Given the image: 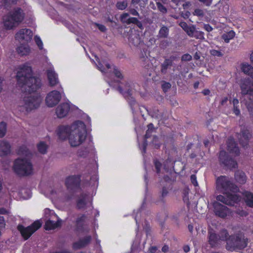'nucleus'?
Masks as SVG:
<instances>
[{
    "mask_svg": "<svg viewBox=\"0 0 253 253\" xmlns=\"http://www.w3.org/2000/svg\"><path fill=\"white\" fill-rule=\"evenodd\" d=\"M218 235L220 240L226 241L227 242L228 240H230V236H229L228 232L226 229H224L220 230Z\"/></svg>",
    "mask_w": 253,
    "mask_h": 253,
    "instance_id": "nucleus-35",
    "label": "nucleus"
},
{
    "mask_svg": "<svg viewBox=\"0 0 253 253\" xmlns=\"http://www.w3.org/2000/svg\"><path fill=\"white\" fill-rule=\"evenodd\" d=\"M78 153L79 156L85 157L88 153V151L86 148H81L78 150Z\"/></svg>",
    "mask_w": 253,
    "mask_h": 253,
    "instance_id": "nucleus-48",
    "label": "nucleus"
},
{
    "mask_svg": "<svg viewBox=\"0 0 253 253\" xmlns=\"http://www.w3.org/2000/svg\"><path fill=\"white\" fill-rule=\"evenodd\" d=\"M18 0H3L4 6L8 9L11 4H16Z\"/></svg>",
    "mask_w": 253,
    "mask_h": 253,
    "instance_id": "nucleus-49",
    "label": "nucleus"
},
{
    "mask_svg": "<svg viewBox=\"0 0 253 253\" xmlns=\"http://www.w3.org/2000/svg\"><path fill=\"white\" fill-rule=\"evenodd\" d=\"M46 73L48 82L50 86H53L59 84L58 75L53 69L49 68L47 70Z\"/></svg>",
    "mask_w": 253,
    "mask_h": 253,
    "instance_id": "nucleus-21",
    "label": "nucleus"
},
{
    "mask_svg": "<svg viewBox=\"0 0 253 253\" xmlns=\"http://www.w3.org/2000/svg\"><path fill=\"white\" fill-rule=\"evenodd\" d=\"M30 51V48L28 45L22 44L17 48V52L21 55H25Z\"/></svg>",
    "mask_w": 253,
    "mask_h": 253,
    "instance_id": "nucleus-34",
    "label": "nucleus"
},
{
    "mask_svg": "<svg viewBox=\"0 0 253 253\" xmlns=\"http://www.w3.org/2000/svg\"><path fill=\"white\" fill-rule=\"evenodd\" d=\"M70 110L69 104L64 103L59 105L56 110V113L59 118L65 117Z\"/></svg>",
    "mask_w": 253,
    "mask_h": 253,
    "instance_id": "nucleus-22",
    "label": "nucleus"
},
{
    "mask_svg": "<svg viewBox=\"0 0 253 253\" xmlns=\"http://www.w3.org/2000/svg\"><path fill=\"white\" fill-rule=\"evenodd\" d=\"M151 143L154 145V147L156 149H158L160 147L161 143L159 141L158 136L156 135L153 136V139Z\"/></svg>",
    "mask_w": 253,
    "mask_h": 253,
    "instance_id": "nucleus-47",
    "label": "nucleus"
},
{
    "mask_svg": "<svg viewBox=\"0 0 253 253\" xmlns=\"http://www.w3.org/2000/svg\"><path fill=\"white\" fill-rule=\"evenodd\" d=\"M41 98L38 94L25 96L23 99L22 106L27 111L37 108L40 104Z\"/></svg>",
    "mask_w": 253,
    "mask_h": 253,
    "instance_id": "nucleus-8",
    "label": "nucleus"
},
{
    "mask_svg": "<svg viewBox=\"0 0 253 253\" xmlns=\"http://www.w3.org/2000/svg\"><path fill=\"white\" fill-rule=\"evenodd\" d=\"M52 214L51 217L46 220L44 228L46 230L54 229L60 227L61 225L62 220L59 218H58L57 221L50 219L51 218H52V216L55 217V215L53 214V213H52Z\"/></svg>",
    "mask_w": 253,
    "mask_h": 253,
    "instance_id": "nucleus-19",
    "label": "nucleus"
},
{
    "mask_svg": "<svg viewBox=\"0 0 253 253\" xmlns=\"http://www.w3.org/2000/svg\"><path fill=\"white\" fill-rule=\"evenodd\" d=\"M34 39H35V41L37 45L39 47V49H42L43 48V44H42V42L41 38H40V37H39L38 36H36L34 38Z\"/></svg>",
    "mask_w": 253,
    "mask_h": 253,
    "instance_id": "nucleus-52",
    "label": "nucleus"
},
{
    "mask_svg": "<svg viewBox=\"0 0 253 253\" xmlns=\"http://www.w3.org/2000/svg\"><path fill=\"white\" fill-rule=\"evenodd\" d=\"M154 164L157 173L159 174L162 167V164L157 159L154 160Z\"/></svg>",
    "mask_w": 253,
    "mask_h": 253,
    "instance_id": "nucleus-50",
    "label": "nucleus"
},
{
    "mask_svg": "<svg viewBox=\"0 0 253 253\" xmlns=\"http://www.w3.org/2000/svg\"><path fill=\"white\" fill-rule=\"evenodd\" d=\"M129 42L132 45L137 46L141 42L139 34L137 33H132L129 36Z\"/></svg>",
    "mask_w": 253,
    "mask_h": 253,
    "instance_id": "nucleus-28",
    "label": "nucleus"
},
{
    "mask_svg": "<svg viewBox=\"0 0 253 253\" xmlns=\"http://www.w3.org/2000/svg\"><path fill=\"white\" fill-rule=\"evenodd\" d=\"M117 90L121 93L128 102L132 111H134V106L136 105V101L132 96L133 90L132 84L126 82L125 84V90L121 86H119Z\"/></svg>",
    "mask_w": 253,
    "mask_h": 253,
    "instance_id": "nucleus-7",
    "label": "nucleus"
},
{
    "mask_svg": "<svg viewBox=\"0 0 253 253\" xmlns=\"http://www.w3.org/2000/svg\"><path fill=\"white\" fill-rule=\"evenodd\" d=\"M193 37L196 39L204 40V33L203 32L195 30L194 36H193Z\"/></svg>",
    "mask_w": 253,
    "mask_h": 253,
    "instance_id": "nucleus-45",
    "label": "nucleus"
},
{
    "mask_svg": "<svg viewBox=\"0 0 253 253\" xmlns=\"http://www.w3.org/2000/svg\"><path fill=\"white\" fill-rule=\"evenodd\" d=\"M10 145L8 142L2 141L0 142V156H6L10 152Z\"/></svg>",
    "mask_w": 253,
    "mask_h": 253,
    "instance_id": "nucleus-26",
    "label": "nucleus"
},
{
    "mask_svg": "<svg viewBox=\"0 0 253 253\" xmlns=\"http://www.w3.org/2000/svg\"><path fill=\"white\" fill-rule=\"evenodd\" d=\"M177 59V57L175 55H171L169 58H165L168 61L173 65V61Z\"/></svg>",
    "mask_w": 253,
    "mask_h": 253,
    "instance_id": "nucleus-61",
    "label": "nucleus"
},
{
    "mask_svg": "<svg viewBox=\"0 0 253 253\" xmlns=\"http://www.w3.org/2000/svg\"><path fill=\"white\" fill-rule=\"evenodd\" d=\"M51 211L48 209H46L44 211V214H45V219H47L48 218H49V216H50V214H51Z\"/></svg>",
    "mask_w": 253,
    "mask_h": 253,
    "instance_id": "nucleus-63",
    "label": "nucleus"
},
{
    "mask_svg": "<svg viewBox=\"0 0 253 253\" xmlns=\"http://www.w3.org/2000/svg\"><path fill=\"white\" fill-rule=\"evenodd\" d=\"M113 72L116 78L121 80L124 78V76L121 71L115 66H114L113 67Z\"/></svg>",
    "mask_w": 253,
    "mask_h": 253,
    "instance_id": "nucleus-42",
    "label": "nucleus"
},
{
    "mask_svg": "<svg viewBox=\"0 0 253 253\" xmlns=\"http://www.w3.org/2000/svg\"><path fill=\"white\" fill-rule=\"evenodd\" d=\"M195 30L196 26L194 25H192L190 26H189V27L186 29V30H185V32L186 33L188 36L193 38V36H194Z\"/></svg>",
    "mask_w": 253,
    "mask_h": 253,
    "instance_id": "nucleus-40",
    "label": "nucleus"
},
{
    "mask_svg": "<svg viewBox=\"0 0 253 253\" xmlns=\"http://www.w3.org/2000/svg\"><path fill=\"white\" fill-rule=\"evenodd\" d=\"M129 16L128 13H124L120 16V20L123 23L127 24V19Z\"/></svg>",
    "mask_w": 253,
    "mask_h": 253,
    "instance_id": "nucleus-53",
    "label": "nucleus"
},
{
    "mask_svg": "<svg viewBox=\"0 0 253 253\" xmlns=\"http://www.w3.org/2000/svg\"><path fill=\"white\" fill-rule=\"evenodd\" d=\"M172 64L165 59L164 62L161 64L160 73L161 75H165L168 73V70L170 69Z\"/></svg>",
    "mask_w": 253,
    "mask_h": 253,
    "instance_id": "nucleus-30",
    "label": "nucleus"
},
{
    "mask_svg": "<svg viewBox=\"0 0 253 253\" xmlns=\"http://www.w3.org/2000/svg\"><path fill=\"white\" fill-rule=\"evenodd\" d=\"M19 155L25 156L26 158H18L14 162L13 169L15 172L20 176L28 175L32 172V165L29 159L31 154L25 146L19 147L18 151Z\"/></svg>",
    "mask_w": 253,
    "mask_h": 253,
    "instance_id": "nucleus-3",
    "label": "nucleus"
},
{
    "mask_svg": "<svg viewBox=\"0 0 253 253\" xmlns=\"http://www.w3.org/2000/svg\"><path fill=\"white\" fill-rule=\"evenodd\" d=\"M215 214L219 217L224 218L227 215L228 208L225 206L222 205L217 202L213 204Z\"/></svg>",
    "mask_w": 253,
    "mask_h": 253,
    "instance_id": "nucleus-16",
    "label": "nucleus"
},
{
    "mask_svg": "<svg viewBox=\"0 0 253 253\" xmlns=\"http://www.w3.org/2000/svg\"><path fill=\"white\" fill-rule=\"evenodd\" d=\"M128 6L127 0L118 1L116 4V8L121 10H125Z\"/></svg>",
    "mask_w": 253,
    "mask_h": 253,
    "instance_id": "nucleus-37",
    "label": "nucleus"
},
{
    "mask_svg": "<svg viewBox=\"0 0 253 253\" xmlns=\"http://www.w3.org/2000/svg\"><path fill=\"white\" fill-rule=\"evenodd\" d=\"M218 158L220 163L228 169H232L237 168V162L229 157L225 151L221 150L220 151Z\"/></svg>",
    "mask_w": 253,
    "mask_h": 253,
    "instance_id": "nucleus-10",
    "label": "nucleus"
},
{
    "mask_svg": "<svg viewBox=\"0 0 253 253\" xmlns=\"http://www.w3.org/2000/svg\"><path fill=\"white\" fill-rule=\"evenodd\" d=\"M72 131L70 132L69 142L72 147H77L86 139V130L84 123L81 121L75 122L72 125Z\"/></svg>",
    "mask_w": 253,
    "mask_h": 253,
    "instance_id": "nucleus-4",
    "label": "nucleus"
},
{
    "mask_svg": "<svg viewBox=\"0 0 253 253\" xmlns=\"http://www.w3.org/2000/svg\"><path fill=\"white\" fill-rule=\"evenodd\" d=\"M61 95L59 91L53 90L50 91L46 96L45 102L48 107H53L60 101Z\"/></svg>",
    "mask_w": 253,
    "mask_h": 253,
    "instance_id": "nucleus-13",
    "label": "nucleus"
},
{
    "mask_svg": "<svg viewBox=\"0 0 253 253\" xmlns=\"http://www.w3.org/2000/svg\"><path fill=\"white\" fill-rule=\"evenodd\" d=\"M86 218L85 214H82L79 216L75 221V230L77 232L83 233L84 232V223Z\"/></svg>",
    "mask_w": 253,
    "mask_h": 253,
    "instance_id": "nucleus-25",
    "label": "nucleus"
},
{
    "mask_svg": "<svg viewBox=\"0 0 253 253\" xmlns=\"http://www.w3.org/2000/svg\"><path fill=\"white\" fill-rule=\"evenodd\" d=\"M81 178L79 175H72L67 177L65 184L68 191H77L80 188Z\"/></svg>",
    "mask_w": 253,
    "mask_h": 253,
    "instance_id": "nucleus-12",
    "label": "nucleus"
},
{
    "mask_svg": "<svg viewBox=\"0 0 253 253\" xmlns=\"http://www.w3.org/2000/svg\"><path fill=\"white\" fill-rule=\"evenodd\" d=\"M192 59V56L188 53L184 54L181 57V60L184 61H189Z\"/></svg>",
    "mask_w": 253,
    "mask_h": 253,
    "instance_id": "nucleus-57",
    "label": "nucleus"
},
{
    "mask_svg": "<svg viewBox=\"0 0 253 253\" xmlns=\"http://www.w3.org/2000/svg\"><path fill=\"white\" fill-rule=\"evenodd\" d=\"M179 25L182 28V29L185 31V30L189 27L187 24L185 22H180L179 24Z\"/></svg>",
    "mask_w": 253,
    "mask_h": 253,
    "instance_id": "nucleus-64",
    "label": "nucleus"
},
{
    "mask_svg": "<svg viewBox=\"0 0 253 253\" xmlns=\"http://www.w3.org/2000/svg\"><path fill=\"white\" fill-rule=\"evenodd\" d=\"M6 131V125L4 122L0 123V138L3 137Z\"/></svg>",
    "mask_w": 253,
    "mask_h": 253,
    "instance_id": "nucleus-41",
    "label": "nucleus"
},
{
    "mask_svg": "<svg viewBox=\"0 0 253 253\" xmlns=\"http://www.w3.org/2000/svg\"><path fill=\"white\" fill-rule=\"evenodd\" d=\"M91 237L87 236L82 239H80L78 241L76 242L73 244V248L75 250H79L85 247L90 242Z\"/></svg>",
    "mask_w": 253,
    "mask_h": 253,
    "instance_id": "nucleus-24",
    "label": "nucleus"
},
{
    "mask_svg": "<svg viewBox=\"0 0 253 253\" xmlns=\"http://www.w3.org/2000/svg\"><path fill=\"white\" fill-rule=\"evenodd\" d=\"M97 28H98V29L102 32H104L106 31V27L103 25H102V24H96Z\"/></svg>",
    "mask_w": 253,
    "mask_h": 253,
    "instance_id": "nucleus-62",
    "label": "nucleus"
},
{
    "mask_svg": "<svg viewBox=\"0 0 253 253\" xmlns=\"http://www.w3.org/2000/svg\"><path fill=\"white\" fill-rule=\"evenodd\" d=\"M138 19L135 17H129L127 19V25H129L130 24H135Z\"/></svg>",
    "mask_w": 253,
    "mask_h": 253,
    "instance_id": "nucleus-59",
    "label": "nucleus"
},
{
    "mask_svg": "<svg viewBox=\"0 0 253 253\" xmlns=\"http://www.w3.org/2000/svg\"><path fill=\"white\" fill-rule=\"evenodd\" d=\"M194 15H196L198 16L203 17L204 16V12L203 10L196 8L193 13Z\"/></svg>",
    "mask_w": 253,
    "mask_h": 253,
    "instance_id": "nucleus-55",
    "label": "nucleus"
},
{
    "mask_svg": "<svg viewBox=\"0 0 253 253\" xmlns=\"http://www.w3.org/2000/svg\"><path fill=\"white\" fill-rule=\"evenodd\" d=\"M33 35V32L31 30L22 29L17 33L15 35V38L21 42L24 41L26 42H28L31 41Z\"/></svg>",
    "mask_w": 253,
    "mask_h": 253,
    "instance_id": "nucleus-14",
    "label": "nucleus"
},
{
    "mask_svg": "<svg viewBox=\"0 0 253 253\" xmlns=\"http://www.w3.org/2000/svg\"><path fill=\"white\" fill-rule=\"evenodd\" d=\"M156 5L158 8V9L160 12H161L163 14H166L168 12L167 8L163 5L160 2H157Z\"/></svg>",
    "mask_w": 253,
    "mask_h": 253,
    "instance_id": "nucleus-44",
    "label": "nucleus"
},
{
    "mask_svg": "<svg viewBox=\"0 0 253 253\" xmlns=\"http://www.w3.org/2000/svg\"><path fill=\"white\" fill-rule=\"evenodd\" d=\"M209 243L211 248L217 246L220 241L218 235L216 234L213 229H211L208 231Z\"/></svg>",
    "mask_w": 253,
    "mask_h": 253,
    "instance_id": "nucleus-20",
    "label": "nucleus"
},
{
    "mask_svg": "<svg viewBox=\"0 0 253 253\" xmlns=\"http://www.w3.org/2000/svg\"><path fill=\"white\" fill-rule=\"evenodd\" d=\"M171 86V84L169 82H164L162 84V88L164 92H167Z\"/></svg>",
    "mask_w": 253,
    "mask_h": 253,
    "instance_id": "nucleus-54",
    "label": "nucleus"
},
{
    "mask_svg": "<svg viewBox=\"0 0 253 253\" xmlns=\"http://www.w3.org/2000/svg\"><path fill=\"white\" fill-rule=\"evenodd\" d=\"M235 35V32L231 30L229 32L224 34L222 36V39L226 43H228L230 40L232 39Z\"/></svg>",
    "mask_w": 253,
    "mask_h": 253,
    "instance_id": "nucleus-36",
    "label": "nucleus"
},
{
    "mask_svg": "<svg viewBox=\"0 0 253 253\" xmlns=\"http://www.w3.org/2000/svg\"><path fill=\"white\" fill-rule=\"evenodd\" d=\"M211 54L214 56H217V57H221L223 55V54L218 50L212 49L211 50Z\"/></svg>",
    "mask_w": 253,
    "mask_h": 253,
    "instance_id": "nucleus-56",
    "label": "nucleus"
},
{
    "mask_svg": "<svg viewBox=\"0 0 253 253\" xmlns=\"http://www.w3.org/2000/svg\"><path fill=\"white\" fill-rule=\"evenodd\" d=\"M227 149L230 153L238 156L240 154L239 149L233 138H229L227 141Z\"/></svg>",
    "mask_w": 253,
    "mask_h": 253,
    "instance_id": "nucleus-23",
    "label": "nucleus"
},
{
    "mask_svg": "<svg viewBox=\"0 0 253 253\" xmlns=\"http://www.w3.org/2000/svg\"><path fill=\"white\" fill-rule=\"evenodd\" d=\"M25 13L19 7L14 8L3 16V22L6 29H12L18 26L23 20Z\"/></svg>",
    "mask_w": 253,
    "mask_h": 253,
    "instance_id": "nucleus-5",
    "label": "nucleus"
},
{
    "mask_svg": "<svg viewBox=\"0 0 253 253\" xmlns=\"http://www.w3.org/2000/svg\"><path fill=\"white\" fill-rule=\"evenodd\" d=\"M38 149L39 152L42 154L46 153L47 145L43 142H41L37 145Z\"/></svg>",
    "mask_w": 253,
    "mask_h": 253,
    "instance_id": "nucleus-38",
    "label": "nucleus"
},
{
    "mask_svg": "<svg viewBox=\"0 0 253 253\" xmlns=\"http://www.w3.org/2000/svg\"><path fill=\"white\" fill-rule=\"evenodd\" d=\"M72 131V125L71 126H61L58 128L57 134L60 139L64 140L67 138H69L70 132Z\"/></svg>",
    "mask_w": 253,
    "mask_h": 253,
    "instance_id": "nucleus-17",
    "label": "nucleus"
},
{
    "mask_svg": "<svg viewBox=\"0 0 253 253\" xmlns=\"http://www.w3.org/2000/svg\"><path fill=\"white\" fill-rule=\"evenodd\" d=\"M180 15L182 17H183V18L186 19H188L189 16H190L191 15V13L189 11H186L185 12H181V13H180Z\"/></svg>",
    "mask_w": 253,
    "mask_h": 253,
    "instance_id": "nucleus-60",
    "label": "nucleus"
},
{
    "mask_svg": "<svg viewBox=\"0 0 253 253\" xmlns=\"http://www.w3.org/2000/svg\"><path fill=\"white\" fill-rule=\"evenodd\" d=\"M16 77L22 91L26 94L36 92L42 86L41 80L32 76V68L27 64L19 67Z\"/></svg>",
    "mask_w": 253,
    "mask_h": 253,
    "instance_id": "nucleus-2",
    "label": "nucleus"
},
{
    "mask_svg": "<svg viewBox=\"0 0 253 253\" xmlns=\"http://www.w3.org/2000/svg\"><path fill=\"white\" fill-rule=\"evenodd\" d=\"M42 226V223L40 220H37L31 225L25 227L22 225H18L17 229L20 232L22 236L25 240H27L36 230Z\"/></svg>",
    "mask_w": 253,
    "mask_h": 253,
    "instance_id": "nucleus-9",
    "label": "nucleus"
},
{
    "mask_svg": "<svg viewBox=\"0 0 253 253\" xmlns=\"http://www.w3.org/2000/svg\"><path fill=\"white\" fill-rule=\"evenodd\" d=\"M216 188L224 195H219L216 197V200L223 204L232 206L240 201V197L237 194H232L230 192L236 193L239 189L230 178L221 175L216 179Z\"/></svg>",
    "mask_w": 253,
    "mask_h": 253,
    "instance_id": "nucleus-1",
    "label": "nucleus"
},
{
    "mask_svg": "<svg viewBox=\"0 0 253 253\" xmlns=\"http://www.w3.org/2000/svg\"><path fill=\"white\" fill-rule=\"evenodd\" d=\"M169 191L168 189L166 187H163L162 190L161 192V195L160 196V200L162 202H164V198L168 195Z\"/></svg>",
    "mask_w": 253,
    "mask_h": 253,
    "instance_id": "nucleus-43",
    "label": "nucleus"
},
{
    "mask_svg": "<svg viewBox=\"0 0 253 253\" xmlns=\"http://www.w3.org/2000/svg\"><path fill=\"white\" fill-rule=\"evenodd\" d=\"M245 201L246 204L250 207L253 208V194L246 191L244 193Z\"/></svg>",
    "mask_w": 253,
    "mask_h": 253,
    "instance_id": "nucleus-33",
    "label": "nucleus"
},
{
    "mask_svg": "<svg viewBox=\"0 0 253 253\" xmlns=\"http://www.w3.org/2000/svg\"><path fill=\"white\" fill-rule=\"evenodd\" d=\"M191 183L195 186L198 185V182L197 181V177L195 174H192L190 177Z\"/></svg>",
    "mask_w": 253,
    "mask_h": 253,
    "instance_id": "nucleus-58",
    "label": "nucleus"
},
{
    "mask_svg": "<svg viewBox=\"0 0 253 253\" xmlns=\"http://www.w3.org/2000/svg\"><path fill=\"white\" fill-rule=\"evenodd\" d=\"M241 93L243 95H249L253 97V78H245L240 84Z\"/></svg>",
    "mask_w": 253,
    "mask_h": 253,
    "instance_id": "nucleus-11",
    "label": "nucleus"
},
{
    "mask_svg": "<svg viewBox=\"0 0 253 253\" xmlns=\"http://www.w3.org/2000/svg\"><path fill=\"white\" fill-rule=\"evenodd\" d=\"M235 179L237 182L243 184L246 183L247 177L243 171L238 170L235 173Z\"/></svg>",
    "mask_w": 253,
    "mask_h": 253,
    "instance_id": "nucleus-29",
    "label": "nucleus"
},
{
    "mask_svg": "<svg viewBox=\"0 0 253 253\" xmlns=\"http://www.w3.org/2000/svg\"><path fill=\"white\" fill-rule=\"evenodd\" d=\"M251 136L249 130L244 128L241 129L240 133L238 134V138L240 144L243 147H247Z\"/></svg>",
    "mask_w": 253,
    "mask_h": 253,
    "instance_id": "nucleus-15",
    "label": "nucleus"
},
{
    "mask_svg": "<svg viewBox=\"0 0 253 253\" xmlns=\"http://www.w3.org/2000/svg\"><path fill=\"white\" fill-rule=\"evenodd\" d=\"M147 127L148 129L146 130V134L144 136V140L143 143V148L142 150V153H146V148L148 145L147 139L151 137L152 136V133L156 131V128L154 127L152 123L148 124Z\"/></svg>",
    "mask_w": 253,
    "mask_h": 253,
    "instance_id": "nucleus-18",
    "label": "nucleus"
},
{
    "mask_svg": "<svg viewBox=\"0 0 253 253\" xmlns=\"http://www.w3.org/2000/svg\"><path fill=\"white\" fill-rule=\"evenodd\" d=\"M241 69L246 74L249 75V78H253V67L249 64H243Z\"/></svg>",
    "mask_w": 253,
    "mask_h": 253,
    "instance_id": "nucleus-32",
    "label": "nucleus"
},
{
    "mask_svg": "<svg viewBox=\"0 0 253 253\" xmlns=\"http://www.w3.org/2000/svg\"><path fill=\"white\" fill-rule=\"evenodd\" d=\"M169 29L165 25H162L160 28L157 37L158 39H167L169 35Z\"/></svg>",
    "mask_w": 253,
    "mask_h": 253,
    "instance_id": "nucleus-31",
    "label": "nucleus"
},
{
    "mask_svg": "<svg viewBox=\"0 0 253 253\" xmlns=\"http://www.w3.org/2000/svg\"><path fill=\"white\" fill-rule=\"evenodd\" d=\"M171 42L167 39H165L161 41L160 46L161 48L165 49L169 46L171 44Z\"/></svg>",
    "mask_w": 253,
    "mask_h": 253,
    "instance_id": "nucleus-46",
    "label": "nucleus"
},
{
    "mask_svg": "<svg viewBox=\"0 0 253 253\" xmlns=\"http://www.w3.org/2000/svg\"><path fill=\"white\" fill-rule=\"evenodd\" d=\"M148 114L150 115L152 118H156V119H161L162 116L161 114L159 113V111L157 109H154L152 111H148L147 110Z\"/></svg>",
    "mask_w": 253,
    "mask_h": 253,
    "instance_id": "nucleus-39",
    "label": "nucleus"
},
{
    "mask_svg": "<svg viewBox=\"0 0 253 253\" xmlns=\"http://www.w3.org/2000/svg\"><path fill=\"white\" fill-rule=\"evenodd\" d=\"M88 197V195L87 194L82 193L81 194L77 202V207L78 209H82L85 207Z\"/></svg>",
    "mask_w": 253,
    "mask_h": 253,
    "instance_id": "nucleus-27",
    "label": "nucleus"
},
{
    "mask_svg": "<svg viewBox=\"0 0 253 253\" xmlns=\"http://www.w3.org/2000/svg\"><path fill=\"white\" fill-rule=\"evenodd\" d=\"M69 193H66L64 196V199L67 201H69L71 200L74 196V193L76 191H68Z\"/></svg>",
    "mask_w": 253,
    "mask_h": 253,
    "instance_id": "nucleus-51",
    "label": "nucleus"
},
{
    "mask_svg": "<svg viewBox=\"0 0 253 253\" xmlns=\"http://www.w3.org/2000/svg\"><path fill=\"white\" fill-rule=\"evenodd\" d=\"M247 245L248 239L245 238L242 233H238L236 235L230 236V240H228L226 243V248L228 251H233L237 249H243L247 246Z\"/></svg>",
    "mask_w": 253,
    "mask_h": 253,
    "instance_id": "nucleus-6",
    "label": "nucleus"
}]
</instances>
